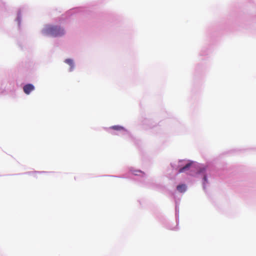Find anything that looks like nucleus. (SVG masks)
I'll list each match as a JSON object with an SVG mask.
<instances>
[{
	"label": "nucleus",
	"mask_w": 256,
	"mask_h": 256,
	"mask_svg": "<svg viewBox=\"0 0 256 256\" xmlns=\"http://www.w3.org/2000/svg\"><path fill=\"white\" fill-rule=\"evenodd\" d=\"M22 12L20 8H19L16 14V16L14 19V23L17 26L18 30L19 32H21L22 31Z\"/></svg>",
	"instance_id": "9b49d317"
},
{
	"label": "nucleus",
	"mask_w": 256,
	"mask_h": 256,
	"mask_svg": "<svg viewBox=\"0 0 256 256\" xmlns=\"http://www.w3.org/2000/svg\"><path fill=\"white\" fill-rule=\"evenodd\" d=\"M41 33L44 36L57 38L64 36L65 34V30L58 25L46 24L42 30Z\"/></svg>",
	"instance_id": "20e7f679"
},
{
	"label": "nucleus",
	"mask_w": 256,
	"mask_h": 256,
	"mask_svg": "<svg viewBox=\"0 0 256 256\" xmlns=\"http://www.w3.org/2000/svg\"><path fill=\"white\" fill-rule=\"evenodd\" d=\"M49 172L46 171H30V172H26L23 173H19L16 174H8V176H14V175H21V174H28L30 175L32 174H44V173H48Z\"/></svg>",
	"instance_id": "412c9836"
},
{
	"label": "nucleus",
	"mask_w": 256,
	"mask_h": 256,
	"mask_svg": "<svg viewBox=\"0 0 256 256\" xmlns=\"http://www.w3.org/2000/svg\"><path fill=\"white\" fill-rule=\"evenodd\" d=\"M157 218L166 228L174 231L179 230L178 225L176 224V226H174L172 222L168 220L164 216L160 214L157 216Z\"/></svg>",
	"instance_id": "0eeeda50"
},
{
	"label": "nucleus",
	"mask_w": 256,
	"mask_h": 256,
	"mask_svg": "<svg viewBox=\"0 0 256 256\" xmlns=\"http://www.w3.org/2000/svg\"><path fill=\"white\" fill-rule=\"evenodd\" d=\"M129 168L130 167H128V168ZM103 176H109V177H114V178H129V179H130L132 180V178H136L135 176H132V174L129 172V170L128 169V172L127 174H122V175L116 176V175H108V174H106V175H104Z\"/></svg>",
	"instance_id": "f3484780"
},
{
	"label": "nucleus",
	"mask_w": 256,
	"mask_h": 256,
	"mask_svg": "<svg viewBox=\"0 0 256 256\" xmlns=\"http://www.w3.org/2000/svg\"><path fill=\"white\" fill-rule=\"evenodd\" d=\"M179 202L176 200L175 201V218L176 222L177 223V225H178L180 220H179Z\"/></svg>",
	"instance_id": "aec40b11"
},
{
	"label": "nucleus",
	"mask_w": 256,
	"mask_h": 256,
	"mask_svg": "<svg viewBox=\"0 0 256 256\" xmlns=\"http://www.w3.org/2000/svg\"><path fill=\"white\" fill-rule=\"evenodd\" d=\"M118 136L122 137L124 140H132L138 148L140 150H141V146H142V142L141 140L134 138L131 132L126 128H124V130L120 132V135Z\"/></svg>",
	"instance_id": "423d86ee"
},
{
	"label": "nucleus",
	"mask_w": 256,
	"mask_h": 256,
	"mask_svg": "<svg viewBox=\"0 0 256 256\" xmlns=\"http://www.w3.org/2000/svg\"><path fill=\"white\" fill-rule=\"evenodd\" d=\"M212 51V46L208 44V46H204L202 48L200 52V56H208Z\"/></svg>",
	"instance_id": "2eb2a0df"
},
{
	"label": "nucleus",
	"mask_w": 256,
	"mask_h": 256,
	"mask_svg": "<svg viewBox=\"0 0 256 256\" xmlns=\"http://www.w3.org/2000/svg\"><path fill=\"white\" fill-rule=\"evenodd\" d=\"M128 170L129 172L136 177L132 178V179L140 186L152 189L158 187L155 180L153 178H148L144 171L133 166H130Z\"/></svg>",
	"instance_id": "f03ea898"
},
{
	"label": "nucleus",
	"mask_w": 256,
	"mask_h": 256,
	"mask_svg": "<svg viewBox=\"0 0 256 256\" xmlns=\"http://www.w3.org/2000/svg\"><path fill=\"white\" fill-rule=\"evenodd\" d=\"M36 69L35 63L33 60L29 59L21 62L18 65V70L20 71L30 72Z\"/></svg>",
	"instance_id": "39448f33"
},
{
	"label": "nucleus",
	"mask_w": 256,
	"mask_h": 256,
	"mask_svg": "<svg viewBox=\"0 0 256 256\" xmlns=\"http://www.w3.org/2000/svg\"><path fill=\"white\" fill-rule=\"evenodd\" d=\"M208 68V65L205 62H201L198 64L195 68L194 71V78L199 75H202L204 73Z\"/></svg>",
	"instance_id": "6e6552de"
},
{
	"label": "nucleus",
	"mask_w": 256,
	"mask_h": 256,
	"mask_svg": "<svg viewBox=\"0 0 256 256\" xmlns=\"http://www.w3.org/2000/svg\"><path fill=\"white\" fill-rule=\"evenodd\" d=\"M124 128L120 125H114L110 127H104L103 128L112 135L118 136L120 135V132L124 130Z\"/></svg>",
	"instance_id": "9d476101"
},
{
	"label": "nucleus",
	"mask_w": 256,
	"mask_h": 256,
	"mask_svg": "<svg viewBox=\"0 0 256 256\" xmlns=\"http://www.w3.org/2000/svg\"><path fill=\"white\" fill-rule=\"evenodd\" d=\"M124 128L120 125H114L110 127H104L103 128L112 135L118 136L120 135V132L124 130Z\"/></svg>",
	"instance_id": "1a4fd4ad"
},
{
	"label": "nucleus",
	"mask_w": 256,
	"mask_h": 256,
	"mask_svg": "<svg viewBox=\"0 0 256 256\" xmlns=\"http://www.w3.org/2000/svg\"><path fill=\"white\" fill-rule=\"evenodd\" d=\"M88 11L87 8L86 7L84 6H79V7H76L74 8H71L69 10H68L66 13V15L67 17H70V16H72L74 14L82 12L84 13H86Z\"/></svg>",
	"instance_id": "ddd939ff"
},
{
	"label": "nucleus",
	"mask_w": 256,
	"mask_h": 256,
	"mask_svg": "<svg viewBox=\"0 0 256 256\" xmlns=\"http://www.w3.org/2000/svg\"><path fill=\"white\" fill-rule=\"evenodd\" d=\"M206 167H203L199 170V174L202 175V188L206 192L207 185L208 184V177L206 174Z\"/></svg>",
	"instance_id": "f8f14e48"
},
{
	"label": "nucleus",
	"mask_w": 256,
	"mask_h": 256,
	"mask_svg": "<svg viewBox=\"0 0 256 256\" xmlns=\"http://www.w3.org/2000/svg\"><path fill=\"white\" fill-rule=\"evenodd\" d=\"M148 120H145L144 121V123L148 125V126H150V128H154V126H155V124H153V123H150V124H148Z\"/></svg>",
	"instance_id": "5701e85b"
},
{
	"label": "nucleus",
	"mask_w": 256,
	"mask_h": 256,
	"mask_svg": "<svg viewBox=\"0 0 256 256\" xmlns=\"http://www.w3.org/2000/svg\"><path fill=\"white\" fill-rule=\"evenodd\" d=\"M245 6L243 8L242 14H240V26L244 29L249 30L252 34L255 32L252 28L254 16L248 11L250 8H256V0H245Z\"/></svg>",
	"instance_id": "f257e3e1"
},
{
	"label": "nucleus",
	"mask_w": 256,
	"mask_h": 256,
	"mask_svg": "<svg viewBox=\"0 0 256 256\" xmlns=\"http://www.w3.org/2000/svg\"><path fill=\"white\" fill-rule=\"evenodd\" d=\"M170 165L175 174L178 175L194 168L196 162L190 160L180 159L178 161L171 162Z\"/></svg>",
	"instance_id": "7ed1b4c3"
},
{
	"label": "nucleus",
	"mask_w": 256,
	"mask_h": 256,
	"mask_svg": "<svg viewBox=\"0 0 256 256\" xmlns=\"http://www.w3.org/2000/svg\"><path fill=\"white\" fill-rule=\"evenodd\" d=\"M22 89L24 94L28 95L35 90V86L32 84L27 83L23 86Z\"/></svg>",
	"instance_id": "dca6fc26"
},
{
	"label": "nucleus",
	"mask_w": 256,
	"mask_h": 256,
	"mask_svg": "<svg viewBox=\"0 0 256 256\" xmlns=\"http://www.w3.org/2000/svg\"><path fill=\"white\" fill-rule=\"evenodd\" d=\"M1 176H1V175H0V177Z\"/></svg>",
	"instance_id": "393cba45"
},
{
	"label": "nucleus",
	"mask_w": 256,
	"mask_h": 256,
	"mask_svg": "<svg viewBox=\"0 0 256 256\" xmlns=\"http://www.w3.org/2000/svg\"><path fill=\"white\" fill-rule=\"evenodd\" d=\"M64 62L70 66L69 71L72 72L74 68V64L73 60L72 58H67L65 60Z\"/></svg>",
	"instance_id": "4be33fe9"
},
{
	"label": "nucleus",
	"mask_w": 256,
	"mask_h": 256,
	"mask_svg": "<svg viewBox=\"0 0 256 256\" xmlns=\"http://www.w3.org/2000/svg\"><path fill=\"white\" fill-rule=\"evenodd\" d=\"M176 189L179 192L184 194L187 190L188 186L185 184L180 183L177 185Z\"/></svg>",
	"instance_id": "6ab92c4d"
},
{
	"label": "nucleus",
	"mask_w": 256,
	"mask_h": 256,
	"mask_svg": "<svg viewBox=\"0 0 256 256\" xmlns=\"http://www.w3.org/2000/svg\"><path fill=\"white\" fill-rule=\"evenodd\" d=\"M216 176H222L226 172V170L224 166L216 167L214 169Z\"/></svg>",
	"instance_id": "a211bd4d"
},
{
	"label": "nucleus",
	"mask_w": 256,
	"mask_h": 256,
	"mask_svg": "<svg viewBox=\"0 0 256 256\" xmlns=\"http://www.w3.org/2000/svg\"><path fill=\"white\" fill-rule=\"evenodd\" d=\"M15 82L14 80H12L9 81L4 80L2 81L1 84V88L5 90H12L14 87Z\"/></svg>",
	"instance_id": "4468645a"
},
{
	"label": "nucleus",
	"mask_w": 256,
	"mask_h": 256,
	"mask_svg": "<svg viewBox=\"0 0 256 256\" xmlns=\"http://www.w3.org/2000/svg\"><path fill=\"white\" fill-rule=\"evenodd\" d=\"M138 202H139L141 206L142 204V202L140 200H138Z\"/></svg>",
	"instance_id": "b1692460"
}]
</instances>
